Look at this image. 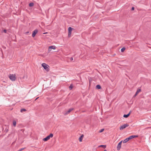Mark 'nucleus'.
Wrapping results in <instances>:
<instances>
[{
    "label": "nucleus",
    "instance_id": "5",
    "mask_svg": "<svg viewBox=\"0 0 151 151\" xmlns=\"http://www.w3.org/2000/svg\"><path fill=\"white\" fill-rule=\"evenodd\" d=\"M55 48L56 47L55 46L52 45L50 46L49 47L48 51L49 52L51 51L52 49L55 50Z\"/></svg>",
    "mask_w": 151,
    "mask_h": 151
},
{
    "label": "nucleus",
    "instance_id": "15",
    "mask_svg": "<svg viewBox=\"0 0 151 151\" xmlns=\"http://www.w3.org/2000/svg\"><path fill=\"white\" fill-rule=\"evenodd\" d=\"M125 50V48L124 47H123L121 49V52H123Z\"/></svg>",
    "mask_w": 151,
    "mask_h": 151
},
{
    "label": "nucleus",
    "instance_id": "29",
    "mask_svg": "<svg viewBox=\"0 0 151 151\" xmlns=\"http://www.w3.org/2000/svg\"><path fill=\"white\" fill-rule=\"evenodd\" d=\"M70 60H73V57H71L70 58Z\"/></svg>",
    "mask_w": 151,
    "mask_h": 151
},
{
    "label": "nucleus",
    "instance_id": "9",
    "mask_svg": "<svg viewBox=\"0 0 151 151\" xmlns=\"http://www.w3.org/2000/svg\"><path fill=\"white\" fill-rule=\"evenodd\" d=\"M131 113V111H130L129 112V113L127 114H124V115H123V117L124 118H127L130 115V114Z\"/></svg>",
    "mask_w": 151,
    "mask_h": 151
},
{
    "label": "nucleus",
    "instance_id": "12",
    "mask_svg": "<svg viewBox=\"0 0 151 151\" xmlns=\"http://www.w3.org/2000/svg\"><path fill=\"white\" fill-rule=\"evenodd\" d=\"M129 140V139L128 138L125 139L123 141V143H126Z\"/></svg>",
    "mask_w": 151,
    "mask_h": 151
},
{
    "label": "nucleus",
    "instance_id": "7",
    "mask_svg": "<svg viewBox=\"0 0 151 151\" xmlns=\"http://www.w3.org/2000/svg\"><path fill=\"white\" fill-rule=\"evenodd\" d=\"M38 31L37 29L35 30L33 32L32 34V36L33 37H34L36 34L37 33Z\"/></svg>",
    "mask_w": 151,
    "mask_h": 151
},
{
    "label": "nucleus",
    "instance_id": "16",
    "mask_svg": "<svg viewBox=\"0 0 151 151\" xmlns=\"http://www.w3.org/2000/svg\"><path fill=\"white\" fill-rule=\"evenodd\" d=\"M26 111V110L25 109H21L20 110V111L21 112H23L24 111Z\"/></svg>",
    "mask_w": 151,
    "mask_h": 151
},
{
    "label": "nucleus",
    "instance_id": "1",
    "mask_svg": "<svg viewBox=\"0 0 151 151\" xmlns=\"http://www.w3.org/2000/svg\"><path fill=\"white\" fill-rule=\"evenodd\" d=\"M53 134L52 133H51L49 135L47 136L45 138H44L43 140L44 141H46L48 140H49L50 138H52L53 137Z\"/></svg>",
    "mask_w": 151,
    "mask_h": 151
},
{
    "label": "nucleus",
    "instance_id": "21",
    "mask_svg": "<svg viewBox=\"0 0 151 151\" xmlns=\"http://www.w3.org/2000/svg\"><path fill=\"white\" fill-rule=\"evenodd\" d=\"M141 91V90L140 89H137L136 93H137V94H138Z\"/></svg>",
    "mask_w": 151,
    "mask_h": 151
},
{
    "label": "nucleus",
    "instance_id": "25",
    "mask_svg": "<svg viewBox=\"0 0 151 151\" xmlns=\"http://www.w3.org/2000/svg\"><path fill=\"white\" fill-rule=\"evenodd\" d=\"M24 149V148H22L21 149H20L19 150H18L17 151H21L22 150H23Z\"/></svg>",
    "mask_w": 151,
    "mask_h": 151
},
{
    "label": "nucleus",
    "instance_id": "10",
    "mask_svg": "<svg viewBox=\"0 0 151 151\" xmlns=\"http://www.w3.org/2000/svg\"><path fill=\"white\" fill-rule=\"evenodd\" d=\"M83 135L82 134L79 137V140L80 142H81L82 141L83 138Z\"/></svg>",
    "mask_w": 151,
    "mask_h": 151
},
{
    "label": "nucleus",
    "instance_id": "19",
    "mask_svg": "<svg viewBox=\"0 0 151 151\" xmlns=\"http://www.w3.org/2000/svg\"><path fill=\"white\" fill-rule=\"evenodd\" d=\"M73 86L72 84H71L70 85V86L69 87V88L70 90L72 89V88H73Z\"/></svg>",
    "mask_w": 151,
    "mask_h": 151
},
{
    "label": "nucleus",
    "instance_id": "14",
    "mask_svg": "<svg viewBox=\"0 0 151 151\" xmlns=\"http://www.w3.org/2000/svg\"><path fill=\"white\" fill-rule=\"evenodd\" d=\"M73 29V28H71L70 27H69L68 29V32H71L72 29Z\"/></svg>",
    "mask_w": 151,
    "mask_h": 151
},
{
    "label": "nucleus",
    "instance_id": "31",
    "mask_svg": "<svg viewBox=\"0 0 151 151\" xmlns=\"http://www.w3.org/2000/svg\"><path fill=\"white\" fill-rule=\"evenodd\" d=\"M104 151H107L106 150H105Z\"/></svg>",
    "mask_w": 151,
    "mask_h": 151
},
{
    "label": "nucleus",
    "instance_id": "6",
    "mask_svg": "<svg viewBox=\"0 0 151 151\" xmlns=\"http://www.w3.org/2000/svg\"><path fill=\"white\" fill-rule=\"evenodd\" d=\"M122 142V141H121L118 143L117 147V150H120L121 147V145Z\"/></svg>",
    "mask_w": 151,
    "mask_h": 151
},
{
    "label": "nucleus",
    "instance_id": "22",
    "mask_svg": "<svg viewBox=\"0 0 151 151\" xmlns=\"http://www.w3.org/2000/svg\"><path fill=\"white\" fill-rule=\"evenodd\" d=\"M104 130V129H101L99 131V132H100V133H101V132H102Z\"/></svg>",
    "mask_w": 151,
    "mask_h": 151
},
{
    "label": "nucleus",
    "instance_id": "17",
    "mask_svg": "<svg viewBox=\"0 0 151 151\" xmlns=\"http://www.w3.org/2000/svg\"><path fill=\"white\" fill-rule=\"evenodd\" d=\"M128 138V139H129V140H130V139H132L133 138H134V137L132 135V136L129 137Z\"/></svg>",
    "mask_w": 151,
    "mask_h": 151
},
{
    "label": "nucleus",
    "instance_id": "32",
    "mask_svg": "<svg viewBox=\"0 0 151 151\" xmlns=\"http://www.w3.org/2000/svg\"><path fill=\"white\" fill-rule=\"evenodd\" d=\"M46 33H47V32L44 33L43 34H46Z\"/></svg>",
    "mask_w": 151,
    "mask_h": 151
},
{
    "label": "nucleus",
    "instance_id": "26",
    "mask_svg": "<svg viewBox=\"0 0 151 151\" xmlns=\"http://www.w3.org/2000/svg\"><path fill=\"white\" fill-rule=\"evenodd\" d=\"M133 136L134 137V138L135 137H138V135H133Z\"/></svg>",
    "mask_w": 151,
    "mask_h": 151
},
{
    "label": "nucleus",
    "instance_id": "13",
    "mask_svg": "<svg viewBox=\"0 0 151 151\" xmlns=\"http://www.w3.org/2000/svg\"><path fill=\"white\" fill-rule=\"evenodd\" d=\"M98 147H102L104 148H105L106 147V145H101L98 146Z\"/></svg>",
    "mask_w": 151,
    "mask_h": 151
},
{
    "label": "nucleus",
    "instance_id": "3",
    "mask_svg": "<svg viewBox=\"0 0 151 151\" xmlns=\"http://www.w3.org/2000/svg\"><path fill=\"white\" fill-rule=\"evenodd\" d=\"M42 65L46 70H49V68L48 67H49V66L46 63H43L42 64Z\"/></svg>",
    "mask_w": 151,
    "mask_h": 151
},
{
    "label": "nucleus",
    "instance_id": "30",
    "mask_svg": "<svg viewBox=\"0 0 151 151\" xmlns=\"http://www.w3.org/2000/svg\"><path fill=\"white\" fill-rule=\"evenodd\" d=\"M137 94H138L137 93H136L135 94V95L134 96H136Z\"/></svg>",
    "mask_w": 151,
    "mask_h": 151
},
{
    "label": "nucleus",
    "instance_id": "24",
    "mask_svg": "<svg viewBox=\"0 0 151 151\" xmlns=\"http://www.w3.org/2000/svg\"><path fill=\"white\" fill-rule=\"evenodd\" d=\"M8 131V129H7L6 128L5 130V131H4L6 132H7Z\"/></svg>",
    "mask_w": 151,
    "mask_h": 151
},
{
    "label": "nucleus",
    "instance_id": "18",
    "mask_svg": "<svg viewBox=\"0 0 151 151\" xmlns=\"http://www.w3.org/2000/svg\"><path fill=\"white\" fill-rule=\"evenodd\" d=\"M13 124L14 126V127L16 126V122L15 121H13Z\"/></svg>",
    "mask_w": 151,
    "mask_h": 151
},
{
    "label": "nucleus",
    "instance_id": "28",
    "mask_svg": "<svg viewBox=\"0 0 151 151\" xmlns=\"http://www.w3.org/2000/svg\"><path fill=\"white\" fill-rule=\"evenodd\" d=\"M134 7H132L131 9L132 10H134Z\"/></svg>",
    "mask_w": 151,
    "mask_h": 151
},
{
    "label": "nucleus",
    "instance_id": "8",
    "mask_svg": "<svg viewBox=\"0 0 151 151\" xmlns=\"http://www.w3.org/2000/svg\"><path fill=\"white\" fill-rule=\"evenodd\" d=\"M73 109L72 108L69 109L68 111H66L64 114V115H67L68 114H69L71 111H72L73 110Z\"/></svg>",
    "mask_w": 151,
    "mask_h": 151
},
{
    "label": "nucleus",
    "instance_id": "11",
    "mask_svg": "<svg viewBox=\"0 0 151 151\" xmlns=\"http://www.w3.org/2000/svg\"><path fill=\"white\" fill-rule=\"evenodd\" d=\"M96 89H101V86L99 85H96Z\"/></svg>",
    "mask_w": 151,
    "mask_h": 151
},
{
    "label": "nucleus",
    "instance_id": "2",
    "mask_svg": "<svg viewBox=\"0 0 151 151\" xmlns=\"http://www.w3.org/2000/svg\"><path fill=\"white\" fill-rule=\"evenodd\" d=\"M9 78L12 81H15L16 79V77L15 74H10L9 76Z\"/></svg>",
    "mask_w": 151,
    "mask_h": 151
},
{
    "label": "nucleus",
    "instance_id": "4",
    "mask_svg": "<svg viewBox=\"0 0 151 151\" xmlns=\"http://www.w3.org/2000/svg\"><path fill=\"white\" fill-rule=\"evenodd\" d=\"M129 124H124L121 126L120 127V130H122L123 129L129 126Z\"/></svg>",
    "mask_w": 151,
    "mask_h": 151
},
{
    "label": "nucleus",
    "instance_id": "27",
    "mask_svg": "<svg viewBox=\"0 0 151 151\" xmlns=\"http://www.w3.org/2000/svg\"><path fill=\"white\" fill-rule=\"evenodd\" d=\"M3 31L4 33H6V32L7 31L6 29H4Z\"/></svg>",
    "mask_w": 151,
    "mask_h": 151
},
{
    "label": "nucleus",
    "instance_id": "23",
    "mask_svg": "<svg viewBox=\"0 0 151 151\" xmlns=\"http://www.w3.org/2000/svg\"><path fill=\"white\" fill-rule=\"evenodd\" d=\"M71 32H68V37H70L71 36Z\"/></svg>",
    "mask_w": 151,
    "mask_h": 151
},
{
    "label": "nucleus",
    "instance_id": "20",
    "mask_svg": "<svg viewBox=\"0 0 151 151\" xmlns=\"http://www.w3.org/2000/svg\"><path fill=\"white\" fill-rule=\"evenodd\" d=\"M33 5L34 4L33 3H30L29 4V6L30 7L33 6Z\"/></svg>",
    "mask_w": 151,
    "mask_h": 151
}]
</instances>
